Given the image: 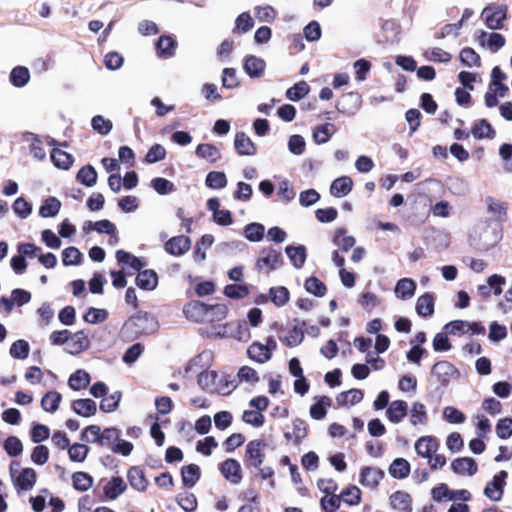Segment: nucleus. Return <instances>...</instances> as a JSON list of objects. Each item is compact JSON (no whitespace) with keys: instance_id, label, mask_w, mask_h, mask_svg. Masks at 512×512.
<instances>
[{"instance_id":"28","label":"nucleus","mask_w":512,"mask_h":512,"mask_svg":"<svg viewBox=\"0 0 512 512\" xmlns=\"http://www.w3.org/2000/svg\"><path fill=\"white\" fill-rule=\"evenodd\" d=\"M201 477V470L197 464H189L181 468L182 483L187 488H192Z\"/></svg>"},{"instance_id":"2","label":"nucleus","mask_w":512,"mask_h":512,"mask_svg":"<svg viewBox=\"0 0 512 512\" xmlns=\"http://www.w3.org/2000/svg\"><path fill=\"white\" fill-rule=\"evenodd\" d=\"M267 443L264 439H253L245 448L244 461L248 467L260 468L265 460Z\"/></svg>"},{"instance_id":"8","label":"nucleus","mask_w":512,"mask_h":512,"mask_svg":"<svg viewBox=\"0 0 512 512\" xmlns=\"http://www.w3.org/2000/svg\"><path fill=\"white\" fill-rule=\"evenodd\" d=\"M223 477L233 484H239L242 480V469L240 463L233 458H228L219 465Z\"/></svg>"},{"instance_id":"54","label":"nucleus","mask_w":512,"mask_h":512,"mask_svg":"<svg viewBox=\"0 0 512 512\" xmlns=\"http://www.w3.org/2000/svg\"><path fill=\"white\" fill-rule=\"evenodd\" d=\"M225 296L231 299H243L250 293L248 285L244 284H229L224 287Z\"/></svg>"},{"instance_id":"26","label":"nucleus","mask_w":512,"mask_h":512,"mask_svg":"<svg viewBox=\"0 0 512 512\" xmlns=\"http://www.w3.org/2000/svg\"><path fill=\"white\" fill-rule=\"evenodd\" d=\"M115 256L118 263L129 265L135 271L140 272L147 265L145 258L136 257L125 250H118Z\"/></svg>"},{"instance_id":"20","label":"nucleus","mask_w":512,"mask_h":512,"mask_svg":"<svg viewBox=\"0 0 512 512\" xmlns=\"http://www.w3.org/2000/svg\"><path fill=\"white\" fill-rule=\"evenodd\" d=\"M71 409L79 416L91 417L97 412L96 402L90 398L76 399L71 403Z\"/></svg>"},{"instance_id":"9","label":"nucleus","mask_w":512,"mask_h":512,"mask_svg":"<svg viewBox=\"0 0 512 512\" xmlns=\"http://www.w3.org/2000/svg\"><path fill=\"white\" fill-rule=\"evenodd\" d=\"M361 97L358 93L350 92L343 94L336 103L340 113L353 115L360 108Z\"/></svg>"},{"instance_id":"42","label":"nucleus","mask_w":512,"mask_h":512,"mask_svg":"<svg viewBox=\"0 0 512 512\" xmlns=\"http://www.w3.org/2000/svg\"><path fill=\"white\" fill-rule=\"evenodd\" d=\"M347 230L345 228H338L335 231L333 242L343 252H348L355 245V238L353 236L346 235Z\"/></svg>"},{"instance_id":"55","label":"nucleus","mask_w":512,"mask_h":512,"mask_svg":"<svg viewBox=\"0 0 512 512\" xmlns=\"http://www.w3.org/2000/svg\"><path fill=\"white\" fill-rule=\"evenodd\" d=\"M309 91V85L305 81H300L286 91V97L291 101H298L305 97Z\"/></svg>"},{"instance_id":"57","label":"nucleus","mask_w":512,"mask_h":512,"mask_svg":"<svg viewBox=\"0 0 512 512\" xmlns=\"http://www.w3.org/2000/svg\"><path fill=\"white\" fill-rule=\"evenodd\" d=\"M89 453V447L84 443H74L68 449L69 459L73 462H83Z\"/></svg>"},{"instance_id":"29","label":"nucleus","mask_w":512,"mask_h":512,"mask_svg":"<svg viewBox=\"0 0 512 512\" xmlns=\"http://www.w3.org/2000/svg\"><path fill=\"white\" fill-rule=\"evenodd\" d=\"M411 471L410 463L404 458H396L388 468L389 474L395 479H405Z\"/></svg>"},{"instance_id":"56","label":"nucleus","mask_w":512,"mask_h":512,"mask_svg":"<svg viewBox=\"0 0 512 512\" xmlns=\"http://www.w3.org/2000/svg\"><path fill=\"white\" fill-rule=\"evenodd\" d=\"M271 301L277 306H284L290 297L289 290L284 286L272 287L269 291Z\"/></svg>"},{"instance_id":"11","label":"nucleus","mask_w":512,"mask_h":512,"mask_svg":"<svg viewBox=\"0 0 512 512\" xmlns=\"http://www.w3.org/2000/svg\"><path fill=\"white\" fill-rule=\"evenodd\" d=\"M191 247V240L188 236L179 235L170 238L164 244L165 251L172 256H181Z\"/></svg>"},{"instance_id":"36","label":"nucleus","mask_w":512,"mask_h":512,"mask_svg":"<svg viewBox=\"0 0 512 512\" xmlns=\"http://www.w3.org/2000/svg\"><path fill=\"white\" fill-rule=\"evenodd\" d=\"M70 339L71 342L68 346L70 347L69 353L71 354H78L89 348L90 341L84 331L76 332Z\"/></svg>"},{"instance_id":"4","label":"nucleus","mask_w":512,"mask_h":512,"mask_svg":"<svg viewBox=\"0 0 512 512\" xmlns=\"http://www.w3.org/2000/svg\"><path fill=\"white\" fill-rule=\"evenodd\" d=\"M508 473L505 470L499 471L493 476L484 489V495L492 501H500L504 492L505 480Z\"/></svg>"},{"instance_id":"64","label":"nucleus","mask_w":512,"mask_h":512,"mask_svg":"<svg viewBox=\"0 0 512 512\" xmlns=\"http://www.w3.org/2000/svg\"><path fill=\"white\" fill-rule=\"evenodd\" d=\"M496 434L501 439H508L512 436V418L499 419L496 424Z\"/></svg>"},{"instance_id":"60","label":"nucleus","mask_w":512,"mask_h":512,"mask_svg":"<svg viewBox=\"0 0 512 512\" xmlns=\"http://www.w3.org/2000/svg\"><path fill=\"white\" fill-rule=\"evenodd\" d=\"M166 154V149L161 144H154L147 151L144 162L148 164L159 162L165 159Z\"/></svg>"},{"instance_id":"16","label":"nucleus","mask_w":512,"mask_h":512,"mask_svg":"<svg viewBox=\"0 0 512 512\" xmlns=\"http://www.w3.org/2000/svg\"><path fill=\"white\" fill-rule=\"evenodd\" d=\"M234 147L240 156H253L257 152L254 142L242 131L236 133Z\"/></svg>"},{"instance_id":"7","label":"nucleus","mask_w":512,"mask_h":512,"mask_svg":"<svg viewBox=\"0 0 512 512\" xmlns=\"http://www.w3.org/2000/svg\"><path fill=\"white\" fill-rule=\"evenodd\" d=\"M389 505L397 512H412L413 498L408 492L397 490L389 496Z\"/></svg>"},{"instance_id":"39","label":"nucleus","mask_w":512,"mask_h":512,"mask_svg":"<svg viewBox=\"0 0 512 512\" xmlns=\"http://www.w3.org/2000/svg\"><path fill=\"white\" fill-rule=\"evenodd\" d=\"M76 180L86 187H92L97 183V172L92 165H85L78 171Z\"/></svg>"},{"instance_id":"10","label":"nucleus","mask_w":512,"mask_h":512,"mask_svg":"<svg viewBox=\"0 0 512 512\" xmlns=\"http://www.w3.org/2000/svg\"><path fill=\"white\" fill-rule=\"evenodd\" d=\"M282 263V254L273 247L264 248L257 260L258 268H268L269 271L276 269Z\"/></svg>"},{"instance_id":"49","label":"nucleus","mask_w":512,"mask_h":512,"mask_svg":"<svg viewBox=\"0 0 512 512\" xmlns=\"http://www.w3.org/2000/svg\"><path fill=\"white\" fill-rule=\"evenodd\" d=\"M361 490L356 485H349L341 493L342 502L349 506L358 505L361 502Z\"/></svg>"},{"instance_id":"17","label":"nucleus","mask_w":512,"mask_h":512,"mask_svg":"<svg viewBox=\"0 0 512 512\" xmlns=\"http://www.w3.org/2000/svg\"><path fill=\"white\" fill-rule=\"evenodd\" d=\"M439 448V443L436 438L432 436H424L419 438L415 443V450L417 454L423 458L430 457Z\"/></svg>"},{"instance_id":"41","label":"nucleus","mask_w":512,"mask_h":512,"mask_svg":"<svg viewBox=\"0 0 512 512\" xmlns=\"http://www.w3.org/2000/svg\"><path fill=\"white\" fill-rule=\"evenodd\" d=\"M471 133L475 139L493 138L495 131L486 119L474 123Z\"/></svg>"},{"instance_id":"46","label":"nucleus","mask_w":512,"mask_h":512,"mask_svg":"<svg viewBox=\"0 0 512 512\" xmlns=\"http://www.w3.org/2000/svg\"><path fill=\"white\" fill-rule=\"evenodd\" d=\"M84 230L87 232L95 230L98 233H105L108 235H114L116 233V226L109 220L103 219L96 222L88 221L85 223Z\"/></svg>"},{"instance_id":"19","label":"nucleus","mask_w":512,"mask_h":512,"mask_svg":"<svg viewBox=\"0 0 512 512\" xmlns=\"http://www.w3.org/2000/svg\"><path fill=\"white\" fill-rule=\"evenodd\" d=\"M126 488L127 485L124 480L119 476H115L103 486V493L107 499L115 500L119 495L125 492Z\"/></svg>"},{"instance_id":"24","label":"nucleus","mask_w":512,"mask_h":512,"mask_svg":"<svg viewBox=\"0 0 512 512\" xmlns=\"http://www.w3.org/2000/svg\"><path fill=\"white\" fill-rule=\"evenodd\" d=\"M353 188V180L349 176H341L336 178L331 186L330 193L332 196L340 198L346 196Z\"/></svg>"},{"instance_id":"45","label":"nucleus","mask_w":512,"mask_h":512,"mask_svg":"<svg viewBox=\"0 0 512 512\" xmlns=\"http://www.w3.org/2000/svg\"><path fill=\"white\" fill-rule=\"evenodd\" d=\"M61 208V202L56 197H48L39 208V214L43 218L56 216Z\"/></svg>"},{"instance_id":"43","label":"nucleus","mask_w":512,"mask_h":512,"mask_svg":"<svg viewBox=\"0 0 512 512\" xmlns=\"http://www.w3.org/2000/svg\"><path fill=\"white\" fill-rule=\"evenodd\" d=\"M228 314V307L226 304L217 303L207 306V321L205 323H215L224 320Z\"/></svg>"},{"instance_id":"38","label":"nucleus","mask_w":512,"mask_h":512,"mask_svg":"<svg viewBox=\"0 0 512 512\" xmlns=\"http://www.w3.org/2000/svg\"><path fill=\"white\" fill-rule=\"evenodd\" d=\"M306 326L305 321H302L301 326H294L289 331L287 336L281 338V341L287 347H295L302 343L304 339V331L303 328Z\"/></svg>"},{"instance_id":"52","label":"nucleus","mask_w":512,"mask_h":512,"mask_svg":"<svg viewBox=\"0 0 512 512\" xmlns=\"http://www.w3.org/2000/svg\"><path fill=\"white\" fill-rule=\"evenodd\" d=\"M176 501L185 512H194L197 509V498L192 492L178 494Z\"/></svg>"},{"instance_id":"31","label":"nucleus","mask_w":512,"mask_h":512,"mask_svg":"<svg viewBox=\"0 0 512 512\" xmlns=\"http://www.w3.org/2000/svg\"><path fill=\"white\" fill-rule=\"evenodd\" d=\"M285 252L295 268L299 269L304 266L307 258V253L306 248L303 245H289L286 247Z\"/></svg>"},{"instance_id":"37","label":"nucleus","mask_w":512,"mask_h":512,"mask_svg":"<svg viewBox=\"0 0 512 512\" xmlns=\"http://www.w3.org/2000/svg\"><path fill=\"white\" fill-rule=\"evenodd\" d=\"M416 290V283L410 278L400 279L395 287V293L403 300L410 299Z\"/></svg>"},{"instance_id":"6","label":"nucleus","mask_w":512,"mask_h":512,"mask_svg":"<svg viewBox=\"0 0 512 512\" xmlns=\"http://www.w3.org/2000/svg\"><path fill=\"white\" fill-rule=\"evenodd\" d=\"M431 373L442 386H447L457 373V369L449 361L441 360L433 365Z\"/></svg>"},{"instance_id":"44","label":"nucleus","mask_w":512,"mask_h":512,"mask_svg":"<svg viewBox=\"0 0 512 512\" xmlns=\"http://www.w3.org/2000/svg\"><path fill=\"white\" fill-rule=\"evenodd\" d=\"M336 132V127L332 123H325L317 126L313 132L314 141L317 144H324L329 141L331 136Z\"/></svg>"},{"instance_id":"40","label":"nucleus","mask_w":512,"mask_h":512,"mask_svg":"<svg viewBox=\"0 0 512 512\" xmlns=\"http://www.w3.org/2000/svg\"><path fill=\"white\" fill-rule=\"evenodd\" d=\"M72 485L75 490L85 492L92 487L93 477L87 472H74L72 474Z\"/></svg>"},{"instance_id":"51","label":"nucleus","mask_w":512,"mask_h":512,"mask_svg":"<svg viewBox=\"0 0 512 512\" xmlns=\"http://www.w3.org/2000/svg\"><path fill=\"white\" fill-rule=\"evenodd\" d=\"M226 174L222 171H211L207 174L205 184L211 189H222L227 186Z\"/></svg>"},{"instance_id":"23","label":"nucleus","mask_w":512,"mask_h":512,"mask_svg":"<svg viewBox=\"0 0 512 512\" xmlns=\"http://www.w3.org/2000/svg\"><path fill=\"white\" fill-rule=\"evenodd\" d=\"M135 281L140 289L151 291L154 290L158 284V275L151 269L142 270L137 274Z\"/></svg>"},{"instance_id":"35","label":"nucleus","mask_w":512,"mask_h":512,"mask_svg":"<svg viewBox=\"0 0 512 512\" xmlns=\"http://www.w3.org/2000/svg\"><path fill=\"white\" fill-rule=\"evenodd\" d=\"M488 212L495 215L497 220L503 222L507 219L508 204L506 202L495 200L493 197H487Z\"/></svg>"},{"instance_id":"59","label":"nucleus","mask_w":512,"mask_h":512,"mask_svg":"<svg viewBox=\"0 0 512 512\" xmlns=\"http://www.w3.org/2000/svg\"><path fill=\"white\" fill-rule=\"evenodd\" d=\"M30 346L26 340L19 339L12 343L10 355L15 359H26L29 355Z\"/></svg>"},{"instance_id":"13","label":"nucleus","mask_w":512,"mask_h":512,"mask_svg":"<svg viewBox=\"0 0 512 512\" xmlns=\"http://www.w3.org/2000/svg\"><path fill=\"white\" fill-rule=\"evenodd\" d=\"M127 480L130 486L139 492H145L149 486V481L145 475L144 469L140 466H131L128 469Z\"/></svg>"},{"instance_id":"34","label":"nucleus","mask_w":512,"mask_h":512,"mask_svg":"<svg viewBox=\"0 0 512 512\" xmlns=\"http://www.w3.org/2000/svg\"><path fill=\"white\" fill-rule=\"evenodd\" d=\"M37 474L32 468H24L16 479V486L24 491L30 490L35 485Z\"/></svg>"},{"instance_id":"21","label":"nucleus","mask_w":512,"mask_h":512,"mask_svg":"<svg viewBox=\"0 0 512 512\" xmlns=\"http://www.w3.org/2000/svg\"><path fill=\"white\" fill-rule=\"evenodd\" d=\"M435 297L433 293H424L416 301V312L419 316L427 318L434 314Z\"/></svg>"},{"instance_id":"25","label":"nucleus","mask_w":512,"mask_h":512,"mask_svg":"<svg viewBox=\"0 0 512 512\" xmlns=\"http://www.w3.org/2000/svg\"><path fill=\"white\" fill-rule=\"evenodd\" d=\"M248 357L260 364L266 363L271 359V353L264 344L255 341L247 349Z\"/></svg>"},{"instance_id":"5","label":"nucleus","mask_w":512,"mask_h":512,"mask_svg":"<svg viewBox=\"0 0 512 512\" xmlns=\"http://www.w3.org/2000/svg\"><path fill=\"white\" fill-rule=\"evenodd\" d=\"M207 306V304L201 301L191 300L184 305L183 313L190 321L205 323L207 321Z\"/></svg>"},{"instance_id":"48","label":"nucleus","mask_w":512,"mask_h":512,"mask_svg":"<svg viewBox=\"0 0 512 512\" xmlns=\"http://www.w3.org/2000/svg\"><path fill=\"white\" fill-rule=\"evenodd\" d=\"M62 396L57 391L47 392L41 399V407L49 413H54L61 402Z\"/></svg>"},{"instance_id":"1","label":"nucleus","mask_w":512,"mask_h":512,"mask_svg":"<svg viewBox=\"0 0 512 512\" xmlns=\"http://www.w3.org/2000/svg\"><path fill=\"white\" fill-rule=\"evenodd\" d=\"M158 328V320L153 314L138 311L124 322L120 329V336L125 341H133L155 333Z\"/></svg>"},{"instance_id":"50","label":"nucleus","mask_w":512,"mask_h":512,"mask_svg":"<svg viewBox=\"0 0 512 512\" xmlns=\"http://www.w3.org/2000/svg\"><path fill=\"white\" fill-rule=\"evenodd\" d=\"M30 79V72L24 66H16L10 73V81L15 87L25 86Z\"/></svg>"},{"instance_id":"30","label":"nucleus","mask_w":512,"mask_h":512,"mask_svg":"<svg viewBox=\"0 0 512 512\" xmlns=\"http://www.w3.org/2000/svg\"><path fill=\"white\" fill-rule=\"evenodd\" d=\"M50 158L55 167L63 170H68L74 162V158L70 153L59 148H53Z\"/></svg>"},{"instance_id":"14","label":"nucleus","mask_w":512,"mask_h":512,"mask_svg":"<svg viewBox=\"0 0 512 512\" xmlns=\"http://www.w3.org/2000/svg\"><path fill=\"white\" fill-rule=\"evenodd\" d=\"M451 469L457 475L473 476L478 471V465L471 457H459L451 462Z\"/></svg>"},{"instance_id":"3","label":"nucleus","mask_w":512,"mask_h":512,"mask_svg":"<svg viewBox=\"0 0 512 512\" xmlns=\"http://www.w3.org/2000/svg\"><path fill=\"white\" fill-rule=\"evenodd\" d=\"M508 7L506 5H489L482 11L485 25L492 30L503 28V22L507 18Z\"/></svg>"},{"instance_id":"27","label":"nucleus","mask_w":512,"mask_h":512,"mask_svg":"<svg viewBox=\"0 0 512 512\" xmlns=\"http://www.w3.org/2000/svg\"><path fill=\"white\" fill-rule=\"evenodd\" d=\"M195 154L197 157L207 160L210 163H216L221 159L220 150L210 143H201L196 147Z\"/></svg>"},{"instance_id":"18","label":"nucleus","mask_w":512,"mask_h":512,"mask_svg":"<svg viewBox=\"0 0 512 512\" xmlns=\"http://www.w3.org/2000/svg\"><path fill=\"white\" fill-rule=\"evenodd\" d=\"M408 413V405L404 400H395L386 410L388 420L394 424L400 423Z\"/></svg>"},{"instance_id":"47","label":"nucleus","mask_w":512,"mask_h":512,"mask_svg":"<svg viewBox=\"0 0 512 512\" xmlns=\"http://www.w3.org/2000/svg\"><path fill=\"white\" fill-rule=\"evenodd\" d=\"M305 290L316 297H323L327 292V286L315 276L308 277L304 283Z\"/></svg>"},{"instance_id":"53","label":"nucleus","mask_w":512,"mask_h":512,"mask_svg":"<svg viewBox=\"0 0 512 512\" xmlns=\"http://www.w3.org/2000/svg\"><path fill=\"white\" fill-rule=\"evenodd\" d=\"M102 430L98 425H89L85 427L80 435V439L86 443L100 444Z\"/></svg>"},{"instance_id":"58","label":"nucleus","mask_w":512,"mask_h":512,"mask_svg":"<svg viewBox=\"0 0 512 512\" xmlns=\"http://www.w3.org/2000/svg\"><path fill=\"white\" fill-rule=\"evenodd\" d=\"M460 61L467 67L480 66L481 64V58L479 54L470 47H466L461 50Z\"/></svg>"},{"instance_id":"15","label":"nucleus","mask_w":512,"mask_h":512,"mask_svg":"<svg viewBox=\"0 0 512 512\" xmlns=\"http://www.w3.org/2000/svg\"><path fill=\"white\" fill-rule=\"evenodd\" d=\"M155 47L158 57L168 59L175 55L177 41L173 36L162 35L156 41Z\"/></svg>"},{"instance_id":"61","label":"nucleus","mask_w":512,"mask_h":512,"mask_svg":"<svg viewBox=\"0 0 512 512\" xmlns=\"http://www.w3.org/2000/svg\"><path fill=\"white\" fill-rule=\"evenodd\" d=\"M120 435V430L115 427L105 428L102 431L99 446H106L112 450V446L116 444L117 440H119Z\"/></svg>"},{"instance_id":"62","label":"nucleus","mask_w":512,"mask_h":512,"mask_svg":"<svg viewBox=\"0 0 512 512\" xmlns=\"http://www.w3.org/2000/svg\"><path fill=\"white\" fill-rule=\"evenodd\" d=\"M341 502L340 494L334 493L322 497L320 505L325 512H336L340 508Z\"/></svg>"},{"instance_id":"22","label":"nucleus","mask_w":512,"mask_h":512,"mask_svg":"<svg viewBox=\"0 0 512 512\" xmlns=\"http://www.w3.org/2000/svg\"><path fill=\"white\" fill-rule=\"evenodd\" d=\"M266 63L263 59L254 55L247 56L244 61V71L251 78H259L263 75Z\"/></svg>"},{"instance_id":"32","label":"nucleus","mask_w":512,"mask_h":512,"mask_svg":"<svg viewBox=\"0 0 512 512\" xmlns=\"http://www.w3.org/2000/svg\"><path fill=\"white\" fill-rule=\"evenodd\" d=\"M364 393L361 389H350L337 395L336 401L339 406L356 405L363 400Z\"/></svg>"},{"instance_id":"33","label":"nucleus","mask_w":512,"mask_h":512,"mask_svg":"<svg viewBox=\"0 0 512 512\" xmlns=\"http://www.w3.org/2000/svg\"><path fill=\"white\" fill-rule=\"evenodd\" d=\"M90 375L85 370L79 369L70 375L68 379L69 387L74 391H79L87 388L90 384Z\"/></svg>"},{"instance_id":"63","label":"nucleus","mask_w":512,"mask_h":512,"mask_svg":"<svg viewBox=\"0 0 512 512\" xmlns=\"http://www.w3.org/2000/svg\"><path fill=\"white\" fill-rule=\"evenodd\" d=\"M265 228L260 223H251L248 224L245 229V237L252 242L261 241L264 237Z\"/></svg>"},{"instance_id":"12","label":"nucleus","mask_w":512,"mask_h":512,"mask_svg":"<svg viewBox=\"0 0 512 512\" xmlns=\"http://www.w3.org/2000/svg\"><path fill=\"white\" fill-rule=\"evenodd\" d=\"M384 477L385 473L382 469L365 466L361 469L359 482L363 486L375 489Z\"/></svg>"}]
</instances>
